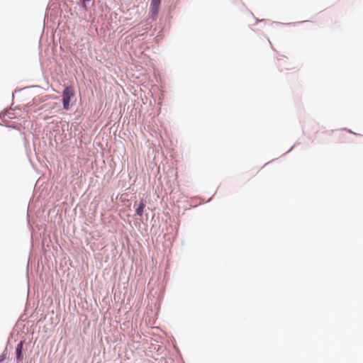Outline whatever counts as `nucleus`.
Returning <instances> with one entry per match:
<instances>
[{"instance_id":"14","label":"nucleus","mask_w":363,"mask_h":363,"mask_svg":"<svg viewBox=\"0 0 363 363\" xmlns=\"http://www.w3.org/2000/svg\"><path fill=\"white\" fill-rule=\"evenodd\" d=\"M29 87L27 86V87H24L23 89H28Z\"/></svg>"},{"instance_id":"12","label":"nucleus","mask_w":363,"mask_h":363,"mask_svg":"<svg viewBox=\"0 0 363 363\" xmlns=\"http://www.w3.org/2000/svg\"><path fill=\"white\" fill-rule=\"evenodd\" d=\"M21 90H22V89H16V90L14 91V92H13V93H12V100H13V98H14V93H16V92L20 91H21Z\"/></svg>"},{"instance_id":"1","label":"nucleus","mask_w":363,"mask_h":363,"mask_svg":"<svg viewBox=\"0 0 363 363\" xmlns=\"http://www.w3.org/2000/svg\"><path fill=\"white\" fill-rule=\"evenodd\" d=\"M74 96V89L72 86H66L62 93V104L65 110L68 111L70 108L71 99Z\"/></svg>"},{"instance_id":"10","label":"nucleus","mask_w":363,"mask_h":363,"mask_svg":"<svg viewBox=\"0 0 363 363\" xmlns=\"http://www.w3.org/2000/svg\"><path fill=\"white\" fill-rule=\"evenodd\" d=\"M343 130L347 131L348 133H351V134H353V135H360L358 133H354L353 131H352L350 129H347V128H344Z\"/></svg>"},{"instance_id":"13","label":"nucleus","mask_w":363,"mask_h":363,"mask_svg":"<svg viewBox=\"0 0 363 363\" xmlns=\"http://www.w3.org/2000/svg\"><path fill=\"white\" fill-rule=\"evenodd\" d=\"M257 22L259 21V22H263V21H265V19H262V20H258V19H256Z\"/></svg>"},{"instance_id":"5","label":"nucleus","mask_w":363,"mask_h":363,"mask_svg":"<svg viewBox=\"0 0 363 363\" xmlns=\"http://www.w3.org/2000/svg\"><path fill=\"white\" fill-rule=\"evenodd\" d=\"M145 208V203L143 199H141L139 204L135 208V214L137 216H141L143 214L144 209Z\"/></svg>"},{"instance_id":"6","label":"nucleus","mask_w":363,"mask_h":363,"mask_svg":"<svg viewBox=\"0 0 363 363\" xmlns=\"http://www.w3.org/2000/svg\"><path fill=\"white\" fill-rule=\"evenodd\" d=\"M12 109L11 108L10 110H8L4 113H0V117L1 118H4L5 119L8 118V119H12L14 118L13 116V113L11 111Z\"/></svg>"},{"instance_id":"7","label":"nucleus","mask_w":363,"mask_h":363,"mask_svg":"<svg viewBox=\"0 0 363 363\" xmlns=\"http://www.w3.org/2000/svg\"><path fill=\"white\" fill-rule=\"evenodd\" d=\"M306 22H307V21H298V22L283 23H280V22L274 21L272 23V24H274V23H275V24H281V25H284V26H295L296 25L302 24V23H304Z\"/></svg>"},{"instance_id":"2","label":"nucleus","mask_w":363,"mask_h":363,"mask_svg":"<svg viewBox=\"0 0 363 363\" xmlns=\"http://www.w3.org/2000/svg\"><path fill=\"white\" fill-rule=\"evenodd\" d=\"M160 5L161 0H151L149 12L150 17L145 20L146 24H150L152 21L157 19Z\"/></svg>"},{"instance_id":"9","label":"nucleus","mask_w":363,"mask_h":363,"mask_svg":"<svg viewBox=\"0 0 363 363\" xmlns=\"http://www.w3.org/2000/svg\"><path fill=\"white\" fill-rule=\"evenodd\" d=\"M6 350H4V352L0 355V363L3 362L6 359Z\"/></svg>"},{"instance_id":"11","label":"nucleus","mask_w":363,"mask_h":363,"mask_svg":"<svg viewBox=\"0 0 363 363\" xmlns=\"http://www.w3.org/2000/svg\"><path fill=\"white\" fill-rule=\"evenodd\" d=\"M297 144H298V143H295L292 147H291L289 148V150L287 152H286L284 153V155H285V154L289 153V152H291V151L293 150V148H294V147Z\"/></svg>"},{"instance_id":"8","label":"nucleus","mask_w":363,"mask_h":363,"mask_svg":"<svg viewBox=\"0 0 363 363\" xmlns=\"http://www.w3.org/2000/svg\"><path fill=\"white\" fill-rule=\"evenodd\" d=\"M94 0H79V3H80V5L82 6V7H84L86 8V3L87 2H89V1H94Z\"/></svg>"},{"instance_id":"3","label":"nucleus","mask_w":363,"mask_h":363,"mask_svg":"<svg viewBox=\"0 0 363 363\" xmlns=\"http://www.w3.org/2000/svg\"><path fill=\"white\" fill-rule=\"evenodd\" d=\"M160 5L161 0H151L149 12L150 17L145 20L146 24H150L152 21L157 19Z\"/></svg>"},{"instance_id":"4","label":"nucleus","mask_w":363,"mask_h":363,"mask_svg":"<svg viewBox=\"0 0 363 363\" xmlns=\"http://www.w3.org/2000/svg\"><path fill=\"white\" fill-rule=\"evenodd\" d=\"M25 340H21L16 347L15 354L17 363L22 362L23 359V350Z\"/></svg>"}]
</instances>
